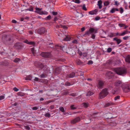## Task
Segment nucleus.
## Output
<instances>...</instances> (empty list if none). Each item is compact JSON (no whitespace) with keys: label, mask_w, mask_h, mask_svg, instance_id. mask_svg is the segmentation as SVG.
Segmentation results:
<instances>
[{"label":"nucleus","mask_w":130,"mask_h":130,"mask_svg":"<svg viewBox=\"0 0 130 130\" xmlns=\"http://www.w3.org/2000/svg\"><path fill=\"white\" fill-rule=\"evenodd\" d=\"M42 82L46 84L48 82V80L47 79H43L42 80Z\"/></svg>","instance_id":"nucleus-45"},{"label":"nucleus","mask_w":130,"mask_h":130,"mask_svg":"<svg viewBox=\"0 0 130 130\" xmlns=\"http://www.w3.org/2000/svg\"><path fill=\"white\" fill-rule=\"evenodd\" d=\"M25 128L27 130H29L30 129V127L28 126H24Z\"/></svg>","instance_id":"nucleus-44"},{"label":"nucleus","mask_w":130,"mask_h":130,"mask_svg":"<svg viewBox=\"0 0 130 130\" xmlns=\"http://www.w3.org/2000/svg\"><path fill=\"white\" fill-rule=\"evenodd\" d=\"M115 85L116 87H121L123 86L122 85V82L120 80L117 81L115 83Z\"/></svg>","instance_id":"nucleus-12"},{"label":"nucleus","mask_w":130,"mask_h":130,"mask_svg":"<svg viewBox=\"0 0 130 130\" xmlns=\"http://www.w3.org/2000/svg\"><path fill=\"white\" fill-rule=\"evenodd\" d=\"M112 51V49L110 48H108L107 50V52L108 53H110Z\"/></svg>","instance_id":"nucleus-51"},{"label":"nucleus","mask_w":130,"mask_h":130,"mask_svg":"<svg viewBox=\"0 0 130 130\" xmlns=\"http://www.w3.org/2000/svg\"><path fill=\"white\" fill-rule=\"evenodd\" d=\"M46 31L45 28L43 27L39 28L37 30V33L40 35L44 34Z\"/></svg>","instance_id":"nucleus-6"},{"label":"nucleus","mask_w":130,"mask_h":130,"mask_svg":"<svg viewBox=\"0 0 130 130\" xmlns=\"http://www.w3.org/2000/svg\"><path fill=\"white\" fill-rule=\"evenodd\" d=\"M71 38L68 36H66V38L64 39V41H68Z\"/></svg>","instance_id":"nucleus-29"},{"label":"nucleus","mask_w":130,"mask_h":130,"mask_svg":"<svg viewBox=\"0 0 130 130\" xmlns=\"http://www.w3.org/2000/svg\"><path fill=\"white\" fill-rule=\"evenodd\" d=\"M102 1L101 0H99L98 2V5L100 9H101L102 7Z\"/></svg>","instance_id":"nucleus-19"},{"label":"nucleus","mask_w":130,"mask_h":130,"mask_svg":"<svg viewBox=\"0 0 130 130\" xmlns=\"http://www.w3.org/2000/svg\"><path fill=\"white\" fill-rule=\"evenodd\" d=\"M5 98V96L4 95H1L0 96V101L4 99Z\"/></svg>","instance_id":"nucleus-49"},{"label":"nucleus","mask_w":130,"mask_h":130,"mask_svg":"<svg viewBox=\"0 0 130 130\" xmlns=\"http://www.w3.org/2000/svg\"><path fill=\"white\" fill-rule=\"evenodd\" d=\"M51 19V16L50 15H49L48 16H47L46 18L45 19L47 20H50Z\"/></svg>","instance_id":"nucleus-36"},{"label":"nucleus","mask_w":130,"mask_h":130,"mask_svg":"<svg viewBox=\"0 0 130 130\" xmlns=\"http://www.w3.org/2000/svg\"><path fill=\"white\" fill-rule=\"evenodd\" d=\"M109 1H105L104 3V5L105 6H107L109 5Z\"/></svg>","instance_id":"nucleus-31"},{"label":"nucleus","mask_w":130,"mask_h":130,"mask_svg":"<svg viewBox=\"0 0 130 130\" xmlns=\"http://www.w3.org/2000/svg\"><path fill=\"white\" fill-rule=\"evenodd\" d=\"M35 9L36 10V11L40 12L42 10V8H39L36 7L35 8Z\"/></svg>","instance_id":"nucleus-41"},{"label":"nucleus","mask_w":130,"mask_h":130,"mask_svg":"<svg viewBox=\"0 0 130 130\" xmlns=\"http://www.w3.org/2000/svg\"><path fill=\"white\" fill-rule=\"evenodd\" d=\"M3 65L4 66H6L8 65L9 63L8 62H7V61H4L3 62Z\"/></svg>","instance_id":"nucleus-32"},{"label":"nucleus","mask_w":130,"mask_h":130,"mask_svg":"<svg viewBox=\"0 0 130 130\" xmlns=\"http://www.w3.org/2000/svg\"><path fill=\"white\" fill-rule=\"evenodd\" d=\"M122 88L123 91L125 92H127L130 90V86L129 85H126L124 87L123 86Z\"/></svg>","instance_id":"nucleus-9"},{"label":"nucleus","mask_w":130,"mask_h":130,"mask_svg":"<svg viewBox=\"0 0 130 130\" xmlns=\"http://www.w3.org/2000/svg\"><path fill=\"white\" fill-rule=\"evenodd\" d=\"M75 2L77 3H80V1L79 0H75Z\"/></svg>","instance_id":"nucleus-63"},{"label":"nucleus","mask_w":130,"mask_h":130,"mask_svg":"<svg viewBox=\"0 0 130 130\" xmlns=\"http://www.w3.org/2000/svg\"><path fill=\"white\" fill-rule=\"evenodd\" d=\"M98 30L93 28L90 27L88 30L86 31L85 35H89L91 34L94 32V33L97 32Z\"/></svg>","instance_id":"nucleus-3"},{"label":"nucleus","mask_w":130,"mask_h":130,"mask_svg":"<svg viewBox=\"0 0 130 130\" xmlns=\"http://www.w3.org/2000/svg\"><path fill=\"white\" fill-rule=\"evenodd\" d=\"M61 27L66 29H67V26L66 25H61Z\"/></svg>","instance_id":"nucleus-59"},{"label":"nucleus","mask_w":130,"mask_h":130,"mask_svg":"<svg viewBox=\"0 0 130 130\" xmlns=\"http://www.w3.org/2000/svg\"><path fill=\"white\" fill-rule=\"evenodd\" d=\"M125 60L126 62L130 63V55H128L126 57Z\"/></svg>","instance_id":"nucleus-20"},{"label":"nucleus","mask_w":130,"mask_h":130,"mask_svg":"<svg viewBox=\"0 0 130 130\" xmlns=\"http://www.w3.org/2000/svg\"><path fill=\"white\" fill-rule=\"evenodd\" d=\"M105 83V82L102 80H99L98 81L96 86L99 89H102Z\"/></svg>","instance_id":"nucleus-5"},{"label":"nucleus","mask_w":130,"mask_h":130,"mask_svg":"<svg viewBox=\"0 0 130 130\" xmlns=\"http://www.w3.org/2000/svg\"><path fill=\"white\" fill-rule=\"evenodd\" d=\"M35 12L40 15H47L48 14V12L46 11L43 12V11H41L40 12H39L37 11H35Z\"/></svg>","instance_id":"nucleus-14"},{"label":"nucleus","mask_w":130,"mask_h":130,"mask_svg":"<svg viewBox=\"0 0 130 130\" xmlns=\"http://www.w3.org/2000/svg\"><path fill=\"white\" fill-rule=\"evenodd\" d=\"M40 77L41 78H44L45 77V75L43 73L42 74L40 75Z\"/></svg>","instance_id":"nucleus-40"},{"label":"nucleus","mask_w":130,"mask_h":130,"mask_svg":"<svg viewBox=\"0 0 130 130\" xmlns=\"http://www.w3.org/2000/svg\"><path fill=\"white\" fill-rule=\"evenodd\" d=\"M20 59L19 58H16L13 61L16 63L18 62L20 60Z\"/></svg>","instance_id":"nucleus-30"},{"label":"nucleus","mask_w":130,"mask_h":130,"mask_svg":"<svg viewBox=\"0 0 130 130\" xmlns=\"http://www.w3.org/2000/svg\"><path fill=\"white\" fill-rule=\"evenodd\" d=\"M75 75V73L72 72L71 73L67 74L66 76L67 78H72L74 77Z\"/></svg>","instance_id":"nucleus-13"},{"label":"nucleus","mask_w":130,"mask_h":130,"mask_svg":"<svg viewBox=\"0 0 130 130\" xmlns=\"http://www.w3.org/2000/svg\"><path fill=\"white\" fill-rule=\"evenodd\" d=\"M120 98V96H116L114 98V100H116L118 99H119Z\"/></svg>","instance_id":"nucleus-46"},{"label":"nucleus","mask_w":130,"mask_h":130,"mask_svg":"<svg viewBox=\"0 0 130 130\" xmlns=\"http://www.w3.org/2000/svg\"><path fill=\"white\" fill-rule=\"evenodd\" d=\"M129 37L128 36H126L124 37H123V39L124 40H126L128 39Z\"/></svg>","instance_id":"nucleus-47"},{"label":"nucleus","mask_w":130,"mask_h":130,"mask_svg":"<svg viewBox=\"0 0 130 130\" xmlns=\"http://www.w3.org/2000/svg\"><path fill=\"white\" fill-rule=\"evenodd\" d=\"M17 95L19 96H24L25 94L24 93L20 92L17 93Z\"/></svg>","instance_id":"nucleus-25"},{"label":"nucleus","mask_w":130,"mask_h":130,"mask_svg":"<svg viewBox=\"0 0 130 130\" xmlns=\"http://www.w3.org/2000/svg\"><path fill=\"white\" fill-rule=\"evenodd\" d=\"M53 14L54 15H56L57 14V12H55L53 11L52 12Z\"/></svg>","instance_id":"nucleus-55"},{"label":"nucleus","mask_w":130,"mask_h":130,"mask_svg":"<svg viewBox=\"0 0 130 130\" xmlns=\"http://www.w3.org/2000/svg\"><path fill=\"white\" fill-rule=\"evenodd\" d=\"M71 85L70 84V83L68 82H66L65 84V85L67 86H70Z\"/></svg>","instance_id":"nucleus-43"},{"label":"nucleus","mask_w":130,"mask_h":130,"mask_svg":"<svg viewBox=\"0 0 130 130\" xmlns=\"http://www.w3.org/2000/svg\"><path fill=\"white\" fill-rule=\"evenodd\" d=\"M4 38L5 40L4 42L6 43L10 44L12 42V41L11 40L12 37L11 36H6Z\"/></svg>","instance_id":"nucleus-4"},{"label":"nucleus","mask_w":130,"mask_h":130,"mask_svg":"<svg viewBox=\"0 0 130 130\" xmlns=\"http://www.w3.org/2000/svg\"><path fill=\"white\" fill-rule=\"evenodd\" d=\"M44 116L46 117H50L51 116V114L48 113H47L44 115Z\"/></svg>","instance_id":"nucleus-35"},{"label":"nucleus","mask_w":130,"mask_h":130,"mask_svg":"<svg viewBox=\"0 0 130 130\" xmlns=\"http://www.w3.org/2000/svg\"><path fill=\"white\" fill-rule=\"evenodd\" d=\"M116 11H118V9L117 8H113L111 9V10L110 11V12L112 13H114Z\"/></svg>","instance_id":"nucleus-23"},{"label":"nucleus","mask_w":130,"mask_h":130,"mask_svg":"<svg viewBox=\"0 0 130 130\" xmlns=\"http://www.w3.org/2000/svg\"><path fill=\"white\" fill-rule=\"evenodd\" d=\"M100 17H97L95 18V19L97 21L100 20Z\"/></svg>","instance_id":"nucleus-64"},{"label":"nucleus","mask_w":130,"mask_h":130,"mask_svg":"<svg viewBox=\"0 0 130 130\" xmlns=\"http://www.w3.org/2000/svg\"><path fill=\"white\" fill-rule=\"evenodd\" d=\"M113 40L116 41L118 45L119 44L122 42V41L120 39H118L117 37L114 38H113Z\"/></svg>","instance_id":"nucleus-17"},{"label":"nucleus","mask_w":130,"mask_h":130,"mask_svg":"<svg viewBox=\"0 0 130 130\" xmlns=\"http://www.w3.org/2000/svg\"><path fill=\"white\" fill-rule=\"evenodd\" d=\"M95 35L94 34H92V35L91 36V38L94 39L95 38Z\"/></svg>","instance_id":"nucleus-62"},{"label":"nucleus","mask_w":130,"mask_h":130,"mask_svg":"<svg viewBox=\"0 0 130 130\" xmlns=\"http://www.w3.org/2000/svg\"><path fill=\"white\" fill-rule=\"evenodd\" d=\"M59 110L62 112H63L65 111L64 108L63 107H59Z\"/></svg>","instance_id":"nucleus-33"},{"label":"nucleus","mask_w":130,"mask_h":130,"mask_svg":"<svg viewBox=\"0 0 130 130\" xmlns=\"http://www.w3.org/2000/svg\"><path fill=\"white\" fill-rule=\"evenodd\" d=\"M69 92H68V91H65V92H63L62 93V95H66L67 94H69Z\"/></svg>","instance_id":"nucleus-39"},{"label":"nucleus","mask_w":130,"mask_h":130,"mask_svg":"<svg viewBox=\"0 0 130 130\" xmlns=\"http://www.w3.org/2000/svg\"><path fill=\"white\" fill-rule=\"evenodd\" d=\"M38 109V108L37 107H34L32 108V109L34 110H37Z\"/></svg>","instance_id":"nucleus-58"},{"label":"nucleus","mask_w":130,"mask_h":130,"mask_svg":"<svg viewBox=\"0 0 130 130\" xmlns=\"http://www.w3.org/2000/svg\"><path fill=\"white\" fill-rule=\"evenodd\" d=\"M128 33H130V32L126 30L124 31V32L121 33H118L117 34H119V36H122L128 34Z\"/></svg>","instance_id":"nucleus-15"},{"label":"nucleus","mask_w":130,"mask_h":130,"mask_svg":"<svg viewBox=\"0 0 130 130\" xmlns=\"http://www.w3.org/2000/svg\"><path fill=\"white\" fill-rule=\"evenodd\" d=\"M23 47V46L19 42H17L15 43L13 46V47L16 49H21Z\"/></svg>","instance_id":"nucleus-8"},{"label":"nucleus","mask_w":130,"mask_h":130,"mask_svg":"<svg viewBox=\"0 0 130 130\" xmlns=\"http://www.w3.org/2000/svg\"><path fill=\"white\" fill-rule=\"evenodd\" d=\"M13 89L14 91L16 92L18 91L19 90V89L16 88V87L14 88H13Z\"/></svg>","instance_id":"nucleus-54"},{"label":"nucleus","mask_w":130,"mask_h":130,"mask_svg":"<svg viewBox=\"0 0 130 130\" xmlns=\"http://www.w3.org/2000/svg\"><path fill=\"white\" fill-rule=\"evenodd\" d=\"M83 106L85 108H87L89 106V104L88 103H83Z\"/></svg>","instance_id":"nucleus-27"},{"label":"nucleus","mask_w":130,"mask_h":130,"mask_svg":"<svg viewBox=\"0 0 130 130\" xmlns=\"http://www.w3.org/2000/svg\"><path fill=\"white\" fill-rule=\"evenodd\" d=\"M31 50L32 54L35 55L36 53V51L35 50L34 47L31 48Z\"/></svg>","instance_id":"nucleus-26"},{"label":"nucleus","mask_w":130,"mask_h":130,"mask_svg":"<svg viewBox=\"0 0 130 130\" xmlns=\"http://www.w3.org/2000/svg\"><path fill=\"white\" fill-rule=\"evenodd\" d=\"M93 63V62L92 60H89L88 61V64H92Z\"/></svg>","instance_id":"nucleus-61"},{"label":"nucleus","mask_w":130,"mask_h":130,"mask_svg":"<svg viewBox=\"0 0 130 130\" xmlns=\"http://www.w3.org/2000/svg\"><path fill=\"white\" fill-rule=\"evenodd\" d=\"M120 13H122L123 12V9L122 7H120Z\"/></svg>","instance_id":"nucleus-52"},{"label":"nucleus","mask_w":130,"mask_h":130,"mask_svg":"<svg viewBox=\"0 0 130 130\" xmlns=\"http://www.w3.org/2000/svg\"><path fill=\"white\" fill-rule=\"evenodd\" d=\"M70 96H75L77 95V93H72L70 94H69Z\"/></svg>","instance_id":"nucleus-37"},{"label":"nucleus","mask_w":130,"mask_h":130,"mask_svg":"<svg viewBox=\"0 0 130 130\" xmlns=\"http://www.w3.org/2000/svg\"><path fill=\"white\" fill-rule=\"evenodd\" d=\"M34 81L37 82L39 80V78L37 77H35V78L34 79Z\"/></svg>","instance_id":"nucleus-56"},{"label":"nucleus","mask_w":130,"mask_h":130,"mask_svg":"<svg viewBox=\"0 0 130 130\" xmlns=\"http://www.w3.org/2000/svg\"><path fill=\"white\" fill-rule=\"evenodd\" d=\"M55 47L56 48L59 49H61L62 48V47L61 46H59L58 45H56Z\"/></svg>","instance_id":"nucleus-42"},{"label":"nucleus","mask_w":130,"mask_h":130,"mask_svg":"<svg viewBox=\"0 0 130 130\" xmlns=\"http://www.w3.org/2000/svg\"><path fill=\"white\" fill-rule=\"evenodd\" d=\"M108 92L106 88L103 89L99 95V99H102L105 97L108 94Z\"/></svg>","instance_id":"nucleus-2"},{"label":"nucleus","mask_w":130,"mask_h":130,"mask_svg":"<svg viewBox=\"0 0 130 130\" xmlns=\"http://www.w3.org/2000/svg\"><path fill=\"white\" fill-rule=\"evenodd\" d=\"M76 63L78 65H81L82 64V62H81V61L80 60L77 59L76 61Z\"/></svg>","instance_id":"nucleus-28"},{"label":"nucleus","mask_w":130,"mask_h":130,"mask_svg":"<svg viewBox=\"0 0 130 130\" xmlns=\"http://www.w3.org/2000/svg\"><path fill=\"white\" fill-rule=\"evenodd\" d=\"M54 106L53 105H51L50 107V108L51 109H52L54 108Z\"/></svg>","instance_id":"nucleus-57"},{"label":"nucleus","mask_w":130,"mask_h":130,"mask_svg":"<svg viewBox=\"0 0 130 130\" xmlns=\"http://www.w3.org/2000/svg\"><path fill=\"white\" fill-rule=\"evenodd\" d=\"M118 26L120 27H122L125 26L124 24H123L120 23L118 24Z\"/></svg>","instance_id":"nucleus-48"},{"label":"nucleus","mask_w":130,"mask_h":130,"mask_svg":"<svg viewBox=\"0 0 130 130\" xmlns=\"http://www.w3.org/2000/svg\"><path fill=\"white\" fill-rule=\"evenodd\" d=\"M23 42L28 44L32 45L34 46L35 45V43L33 41H29L27 40L26 39Z\"/></svg>","instance_id":"nucleus-11"},{"label":"nucleus","mask_w":130,"mask_h":130,"mask_svg":"<svg viewBox=\"0 0 130 130\" xmlns=\"http://www.w3.org/2000/svg\"><path fill=\"white\" fill-rule=\"evenodd\" d=\"M82 8H83V9L85 11H87V9H86L85 5H83Z\"/></svg>","instance_id":"nucleus-50"},{"label":"nucleus","mask_w":130,"mask_h":130,"mask_svg":"<svg viewBox=\"0 0 130 130\" xmlns=\"http://www.w3.org/2000/svg\"><path fill=\"white\" fill-rule=\"evenodd\" d=\"M52 102V101L51 100H50L47 101H46L45 102L44 104L45 105L48 104Z\"/></svg>","instance_id":"nucleus-38"},{"label":"nucleus","mask_w":130,"mask_h":130,"mask_svg":"<svg viewBox=\"0 0 130 130\" xmlns=\"http://www.w3.org/2000/svg\"><path fill=\"white\" fill-rule=\"evenodd\" d=\"M93 94V93L92 91H89L88 92L86 95L87 96H89L92 95Z\"/></svg>","instance_id":"nucleus-24"},{"label":"nucleus","mask_w":130,"mask_h":130,"mask_svg":"<svg viewBox=\"0 0 130 130\" xmlns=\"http://www.w3.org/2000/svg\"><path fill=\"white\" fill-rule=\"evenodd\" d=\"M118 33H119L117 32L116 33H110L108 35V36L110 38H112L114 37L117 36H119V34H117Z\"/></svg>","instance_id":"nucleus-16"},{"label":"nucleus","mask_w":130,"mask_h":130,"mask_svg":"<svg viewBox=\"0 0 130 130\" xmlns=\"http://www.w3.org/2000/svg\"><path fill=\"white\" fill-rule=\"evenodd\" d=\"M98 11L97 10L95 9L94 10L90 11L89 12V14L91 15L96 14Z\"/></svg>","instance_id":"nucleus-18"},{"label":"nucleus","mask_w":130,"mask_h":130,"mask_svg":"<svg viewBox=\"0 0 130 130\" xmlns=\"http://www.w3.org/2000/svg\"><path fill=\"white\" fill-rule=\"evenodd\" d=\"M80 118L79 117H77L75 119L71 120V123L72 124H75L80 121Z\"/></svg>","instance_id":"nucleus-10"},{"label":"nucleus","mask_w":130,"mask_h":130,"mask_svg":"<svg viewBox=\"0 0 130 130\" xmlns=\"http://www.w3.org/2000/svg\"><path fill=\"white\" fill-rule=\"evenodd\" d=\"M32 77H31V75H29L26 76L25 78V79L26 80H31Z\"/></svg>","instance_id":"nucleus-22"},{"label":"nucleus","mask_w":130,"mask_h":130,"mask_svg":"<svg viewBox=\"0 0 130 130\" xmlns=\"http://www.w3.org/2000/svg\"><path fill=\"white\" fill-rule=\"evenodd\" d=\"M29 10L30 11H33V9L32 7H30V8L29 9Z\"/></svg>","instance_id":"nucleus-60"},{"label":"nucleus","mask_w":130,"mask_h":130,"mask_svg":"<svg viewBox=\"0 0 130 130\" xmlns=\"http://www.w3.org/2000/svg\"><path fill=\"white\" fill-rule=\"evenodd\" d=\"M114 103L112 102H110L106 103L105 106V107H107L110 105H113Z\"/></svg>","instance_id":"nucleus-21"},{"label":"nucleus","mask_w":130,"mask_h":130,"mask_svg":"<svg viewBox=\"0 0 130 130\" xmlns=\"http://www.w3.org/2000/svg\"><path fill=\"white\" fill-rule=\"evenodd\" d=\"M71 109L72 110L75 109H76V107H74V105H72L70 106Z\"/></svg>","instance_id":"nucleus-34"},{"label":"nucleus","mask_w":130,"mask_h":130,"mask_svg":"<svg viewBox=\"0 0 130 130\" xmlns=\"http://www.w3.org/2000/svg\"><path fill=\"white\" fill-rule=\"evenodd\" d=\"M77 41L76 40H74L72 41V43L74 44H77Z\"/></svg>","instance_id":"nucleus-53"},{"label":"nucleus","mask_w":130,"mask_h":130,"mask_svg":"<svg viewBox=\"0 0 130 130\" xmlns=\"http://www.w3.org/2000/svg\"><path fill=\"white\" fill-rule=\"evenodd\" d=\"M40 55L42 57L45 58H49L51 57V53L49 52H42Z\"/></svg>","instance_id":"nucleus-7"},{"label":"nucleus","mask_w":130,"mask_h":130,"mask_svg":"<svg viewBox=\"0 0 130 130\" xmlns=\"http://www.w3.org/2000/svg\"><path fill=\"white\" fill-rule=\"evenodd\" d=\"M114 71L118 75L124 76L127 73L126 68H117L113 69Z\"/></svg>","instance_id":"nucleus-1"}]
</instances>
